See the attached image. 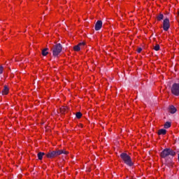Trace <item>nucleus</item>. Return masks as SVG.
<instances>
[{"label":"nucleus","mask_w":179,"mask_h":179,"mask_svg":"<svg viewBox=\"0 0 179 179\" xmlns=\"http://www.w3.org/2000/svg\"><path fill=\"white\" fill-rule=\"evenodd\" d=\"M57 45H61V43H57Z\"/></svg>","instance_id":"nucleus-22"},{"label":"nucleus","mask_w":179,"mask_h":179,"mask_svg":"<svg viewBox=\"0 0 179 179\" xmlns=\"http://www.w3.org/2000/svg\"><path fill=\"white\" fill-rule=\"evenodd\" d=\"M137 52L138 53L142 52V48H138Z\"/></svg>","instance_id":"nucleus-20"},{"label":"nucleus","mask_w":179,"mask_h":179,"mask_svg":"<svg viewBox=\"0 0 179 179\" xmlns=\"http://www.w3.org/2000/svg\"><path fill=\"white\" fill-rule=\"evenodd\" d=\"M169 111L171 113V114H176V113H177V108H176L174 106L171 105L169 108Z\"/></svg>","instance_id":"nucleus-8"},{"label":"nucleus","mask_w":179,"mask_h":179,"mask_svg":"<svg viewBox=\"0 0 179 179\" xmlns=\"http://www.w3.org/2000/svg\"><path fill=\"white\" fill-rule=\"evenodd\" d=\"M175 155L176 152H174V150H171V148H165L160 153V156L162 157V159H166V157H169V156L174 157Z\"/></svg>","instance_id":"nucleus-3"},{"label":"nucleus","mask_w":179,"mask_h":179,"mask_svg":"<svg viewBox=\"0 0 179 179\" xmlns=\"http://www.w3.org/2000/svg\"><path fill=\"white\" fill-rule=\"evenodd\" d=\"M82 44V45H81ZM86 43L85 42H83V43H78V45H85Z\"/></svg>","instance_id":"nucleus-21"},{"label":"nucleus","mask_w":179,"mask_h":179,"mask_svg":"<svg viewBox=\"0 0 179 179\" xmlns=\"http://www.w3.org/2000/svg\"><path fill=\"white\" fill-rule=\"evenodd\" d=\"M101 27H103V22L98 20L95 24V30L99 31Z\"/></svg>","instance_id":"nucleus-7"},{"label":"nucleus","mask_w":179,"mask_h":179,"mask_svg":"<svg viewBox=\"0 0 179 179\" xmlns=\"http://www.w3.org/2000/svg\"><path fill=\"white\" fill-rule=\"evenodd\" d=\"M76 118H82V113H80V112H77L76 113Z\"/></svg>","instance_id":"nucleus-16"},{"label":"nucleus","mask_w":179,"mask_h":179,"mask_svg":"<svg viewBox=\"0 0 179 179\" xmlns=\"http://www.w3.org/2000/svg\"><path fill=\"white\" fill-rule=\"evenodd\" d=\"M163 17H164V15H163V14H159L157 16V20H163Z\"/></svg>","instance_id":"nucleus-17"},{"label":"nucleus","mask_w":179,"mask_h":179,"mask_svg":"<svg viewBox=\"0 0 179 179\" xmlns=\"http://www.w3.org/2000/svg\"><path fill=\"white\" fill-rule=\"evenodd\" d=\"M3 73V66H0V75H2Z\"/></svg>","instance_id":"nucleus-19"},{"label":"nucleus","mask_w":179,"mask_h":179,"mask_svg":"<svg viewBox=\"0 0 179 179\" xmlns=\"http://www.w3.org/2000/svg\"><path fill=\"white\" fill-rule=\"evenodd\" d=\"M171 92L173 96H179V83H173L171 87Z\"/></svg>","instance_id":"nucleus-5"},{"label":"nucleus","mask_w":179,"mask_h":179,"mask_svg":"<svg viewBox=\"0 0 179 179\" xmlns=\"http://www.w3.org/2000/svg\"><path fill=\"white\" fill-rule=\"evenodd\" d=\"M42 55L43 57H47V55H48V48L42 50Z\"/></svg>","instance_id":"nucleus-10"},{"label":"nucleus","mask_w":179,"mask_h":179,"mask_svg":"<svg viewBox=\"0 0 179 179\" xmlns=\"http://www.w3.org/2000/svg\"><path fill=\"white\" fill-rule=\"evenodd\" d=\"M66 111V106H62L60 108V112L62 114H65V112Z\"/></svg>","instance_id":"nucleus-14"},{"label":"nucleus","mask_w":179,"mask_h":179,"mask_svg":"<svg viewBox=\"0 0 179 179\" xmlns=\"http://www.w3.org/2000/svg\"><path fill=\"white\" fill-rule=\"evenodd\" d=\"M163 29L164 31H167L170 29V20L168 18L164 20Z\"/></svg>","instance_id":"nucleus-6"},{"label":"nucleus","mask_w":179,"mask_h":179,"mask_svg":"<svg viewBox=\"0 0 179 179\" xmlns=\"http://www.w3.org/2000/svg\"><path fill=\"white\" fill-rule=\"evenodd\" d=\"M178 15H179V12H178Z\"/></svg>","instance_id":"nucleus-23"},{"label":"nucleus","mask_w":179,"mask_h":179,"mask_svg":"<svg viewBox=\"0 0 179 179\" xmlns=\"http://www.w3.org/2000/svg\"><path fill=\"white\" fill-rule=\"evenodd\" d=\"M73 50H74V51H80V46L75 45L73 47Z\"/></svg>","instance_id":"nucleus-15"},{"label":"nucleus","mask_w":179,"mask_h":179,"mask_svg":"<svg viewBox=\"0 0 179 179\" xmlns=\"http://www.w3.org/2000/svg\"><path fill=\"white\" fill-rule=\"evenodd\" d=\"M120 157L123 160L124 164L129 166V167H132L134 166V162H132V159L128 154L123 152L120 154Z\"/></svg>","instance_id":"nucleus-2"},{"label":"nucleus","mask_w":179,"mask_h":179,"mask_svg":"<svg viewBox=\"0 0 179 179\" xmlns=\"http://www.w3.org/2000/svg\"><path fill=\"white\" fill-rule=\"evenodd\" d=\"M152 50H155V51H159V50H160V45H155L154 48H152Z\"/></svg>","instance_id":"nucleus-18"},{"label":"nucleus","mask_w":179,"mask_h":179,"mask_svg":"<svg viewBox=\"0 0 179 179\" xmlns=\"http://www.w3.org/2000/svg\"><path fill=\"white\" fill-rule=\"evenodd\" d=\"M52 55L55 58H58L61 52H62V47L61 45H55L51 48Z\"/></svg>","instance_id":"nucleus-4"},{"label":"nucleus","mask_w":179,"mask_h":179,"mask_svg":"<svg viewBox=\"0 0 179 179\" xmlns=\"http://www.w3.org/2000/svg\"><path fill=\"white\" fill-rule=\"evenodd\" d=\"M68 151L64 150H50L45 155V157H48V159H54V157H58L60 155H68Z\"/></svg>","instance_id":"nucleus-1"},{"label":"nucleus","mask_w":179,"mask_h":179,"mask_svg":"<svg viewBox=\"0 0 179 179\" xmlns=\"http://www.w3.org/2000/svg\"><path fill=\"white\" fill-rule=\"evenodd\" d=\"M167 130L165 129H161L158 131V135H166Z\"/></svg>","instance_id":"nucleus-11"},{"label":"nucleus","mask_w":179,"mask_h":179,"mask_svg":"<svg viewBox=\"0 0 179 179\" xmlns=\"http://www.w3.org/2000/svg\"><path fill=\"white\" fill-rule=\"evenodd\" d=\"M170 127H171V122H166L165 124H164V128H165L166 129H169Z\"/></svg>","instance_id":"nucleus-13"},{"label":"nucleus","mask_w":179,"mask_h":179,"mask_svg":"<svg viewBox=\"0 0 179 179\" xmlns=\"http://www.w3.org/2000/svg\"><path fill=\"white\" fill-rule=\"evenodd\" d=\"M45 153L43 152H39L37 155L38 160H43V156H45Z\"/></svg>","instance_id":"nucleus-9"},{"label":"nucleus","mask_w":179,"mask_h":179,"mask_svg":"<svg viewBox=\"0 0 179 179\" xmlns=\"http://www.w3.org/2000/svg\"><path fill=\"white\" fill-rule=\"evenodd\" d=\"M3 94H8L9 93V88H8L7 85H4V88L2 90Z\"/></svg>","instance_id":"nucleus-12"}]
</instances>
